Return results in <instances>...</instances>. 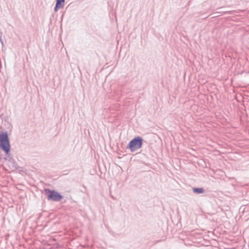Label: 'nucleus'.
Returning <instances> with one entry per match:
<instances>
[{
  "label": "nucleus",
  "mask_w": 249,
  "mask_h": 249,
  "mask_svg": "<svg viewBox=\"0 0 249 249\" xmlns=\"http://www.w3.org/2000/svg\"><path fill=\"white\" fill-rule=\"evenodd\" d=\"M0 147L6 154L10 151V145L6 132L0 134Z\"/></svg>",
  "instance_id": "obj_1"
},
{
  "label": "nucleus",
  "mask_w": 249,
  "mask_h": 249,
  "mask_svg": "<svg viewBox=\"0 0 249 249\" xmlns=\"http://www.w3.org/2000/svg\"><path fill=\"white\" fill-rule=\"evenodd\" d=\"M142 141L143 140L141 137H136L129 142L126 148L129 149L131 152H134L142 147Z\"/></svg>",
  "instance_id": "obj_2"
},
{
  "label": "nucleus",
  "mask_w": 249,
  "mask_h": 249,
  "mask_svg": "<svg viewBox=\"0 0 249 249\" xmlns=\"http://www.w3.org/2000/svg\"><path fill=\"white\" fill-rule=\"evenodd\" d=\"M45 192H48L49 194L47 195V199L49 200L58 201L63 198V196L54 190L45 189Z\"/></svg>",
  "instance_id": "obj_3"
},
{
  "label": "nucleus",
  "mask_w": 249,
  "mask_h": 249,
  "mask_svg": "<svg viewBox=\"0 0 249 249\" xmlns=\"http://www.w3.org/2000/svg\"><path fill=\"white\" fill-rule=\"evenodd\" d=\"M65 0H56V4L54 8V12H56L59 9L64 6Z\"/></svg>",
  "instance_id": "obj_4"
},
{
  "label": "nucleus",
  "mask_w": 249,
  "mask_h": 249,
  "mask_svg": "<svg viewBox=\"0 0 249 249\" xmlns=\"http://www.w3.org/2000/svg\"><path fill=\"white\" fill-rule=\"evenodd\" d=\"M193 192L196 194H202L204 192V190L203 188H194L193 189Z\"/></svg>",
  "instance_id": "obj_5"
}]
</instances>
